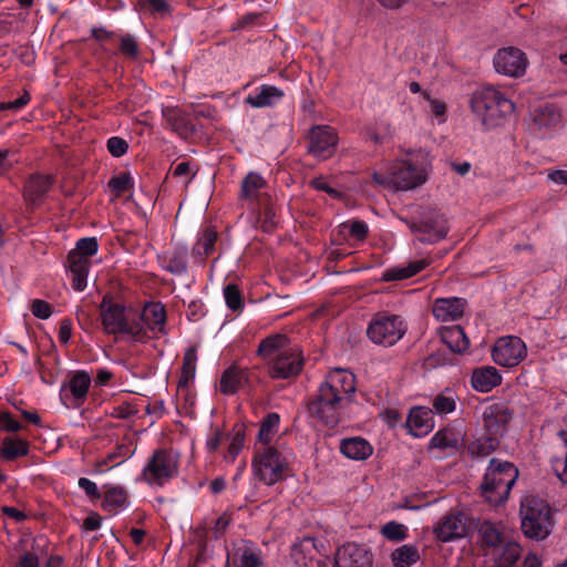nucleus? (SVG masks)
<instances>
[{
	"instance_id": "nucleus-18",
	"label": "nucleus",
	"mask_w": 567,
	"mask_h": 567,
	"mask_svg": "<svg viewBox=\"0 0 567 567\" xmlns=\"http://www.w3.org/2000/svg\"><path fill=\"white\" fill-rule=\"evenodd\" d=\"M509 419L511 413L504 403H491L483 408V425L491 435L501 434Z\"/></svg>"
},
{
	"instance_id": "nucleus-3",
	"label": "nucleus",
	"mask_w": 567,
	"mask_h": 567,
	"mask_svg": "<svg viewBox=\"0 0 567 567\" xmlns=\"http://www.w3.org/2000/svg\"><path fill=\"white\" fill-rule=\"evenodd\" d=\"M258 354L267 361L275 378L286 379L297 375L303 358L298 346L291 344L285 334H274L264 339Z\"/></svg>"
},
{
	"instance_id": "nucleus-13",
	"label": "nucleus",
	"mask_w": 567,
	"mask_h": 567,
	"mask_svg": "<svg viewBox=\"0 0 567 567\" xmlns=\"http://www.w3.org/2000/svg\"><path fill=\"white\" fill-rule=\"evenodd\" d=\"M470 522L467 517L457 511L444 515L434 526L433 533L441 542H453L467 535Z\"/></svg>"
},
{
	"instance_id": "nucleus-46",
	"label": "nucleus",
	"mask_w": 567,
	"mask_h": 567,
	"mask_svg": "<svg viewBox=\"0 0 567 567\" xmlns=\"http://www.w3.org/2000/svg\"><path fill=\"white\" fill-rule=\"evenodd\" d=\"M496 446V440L493 437H486L473 442L468 446V452L476 457H483L488 455Z\"/></svg>"
},
{
	"instance_id": "nucleus-31",
	"label": "nucleus",
	"mask_w": 567,
	"mask_h": 567,
	"mask_svg": "<svg viewBox=\"0 0 567 567\" xmlns=\"http://www.w3.org/2000/svg\"><path fill=\"white\" fill-rule=\"evenodd\" d=\"M51 186L50 177L35 176L25 185L24 196L30 204H35Z\"/></svg>"
},
{
	"instance_id": "nucleus-27",
	"label": "nucleus",
	"mask_w": 567,
	"mask_h": 567,
	"mask_svg": "<svg viewBox=\"0 0 567 567\" xmlns=\"http://www.w3.org/2000/svg\"><path fill=\"white\" fill-rule=\"evenodd\" d=\"M492 554L496 567H514L522 555V548L515 542H504Z\"/></svg>"
},
{
	"instance_id": "nucleus-2",
	"label": "nucleus",
	"mask_w": 567,
	"mask_h": 567,
	"mask_svg": "<svg viewBox=\"0 0 567 567\" xmlns=\"http://www.w3.org/2000/svg\"><path fill=\"white\" fill-rule=\"evenodd\" d=\"M427 154L417 151L405 156L386 161L373 173V179L380 186L392 190H411L423 185L430 174Z\"/></svg>"
},
{
	"instance_id": "nucleus-39",
	"label": "nucleus",
	"mask_w": 567,
	"mask_h": 567,
	"mask_svg": "<svg viewBox=\"0 0 567 567\" xmlns=\"http://www.w3.org/2000/svg\"><path fill=\"white\" fill-rule=\"evenodd\" d=\"M163 115L169 125L179 134L186 133V117L177 107L165 106L163 109Z\"/></svg>"
},
{
	"instance_id": "nucleus-6",
	"label": "nucleus",
	"mask_w": 567,
	"mask_h": 567,
	"mask_svg": "<svg viewBox=\"0 0 567 567\" xmlns=\"http://www.w3.org/2000/svg\"><path fill=\"white\" fill-rule=\"evenodd\" d=\"M472 112L486 127L499 126L504 118L514 112V103L494 87H482L474 92Z\"/></svg>"
},
{
	"instance_id": "nucleus-1",
	"label": "nucleus",
	"mask_w": 567,
	"mask_h": 567,
	"mask_svg": "<svg viewBox=\"0 0 567 567\" xmlns=\"http://www.w3.org/2000/svg\"><path fill=\"white\" fill-rule=\"evenodd\" d=\"M354 391V375L347 370L334 369L321 383L319 394L310 405V413L326 425L334 426L340 422L342 411Z\"/></svg>"
},
{
	"instance_id": "nucleus-45",
	"label": "nucleus",
	"mask_w": 567,
	"mask_h": 567,
	"mask_svg": "<svg viewBox=\"0 0 567 567\" xmlns=\"http://www.w3.org/2000/svg\"><path fill=\"white\" fill-rule=\"evenodd\" d=\"M265 185L264 178L256 174L250 173L243 181V195L246 198L256 197L259 189H261Z\"/></svg>"
},
{
	"instance_id": "nucleus-17",
	"label": "nucleus",
	"mask_w": 567,
	"mask_h": 567,
	"mask_svg": "<svg viewBox=\"0 0 567 567\" xmlns=\"http://www.w3.org/2000/svg\"><path fill=\"white\" fill-rule=\"evenodd\" d=\"M323 549L322 543L318 545L313 538L307 537L293 546L291 557L297 567H320L318 556Z\"/></svg>"
},
{
	"instance_id": "nucleus-25",
	"label": "nucleus",
	"mask_w": 567,
	"mask_h": 567,
	"mask_svg": "<svg viewBox=\"0 0 567 567\" xmlns=\"http://www.w3.org/2000/svg\"><path fill=\"white\" fill-rule=\"evenodd\" d=\"M340 452L352 461H364L373 453V446L365 439L353 436L340 442Z\"/></svg>"
},
{
	"instance_id": "nucleus-32",
	"label": "nucleus",
	"mask_w": 567,
	"mask_h": 567,
	"mask_svg": "<svg viewBox=\"0 0 567 567\" xmlns=\"http://www.w3.org/2000/svg\"><path fill=\"white\" fill-rule=\"evenodd\" d=\"M246 381L245 374L237 368L227 369L220 378V390L225 394L235 393Z\"/></svg>"
},
{
	"instance_id": "nucleus-8",
	"label": "nucleus",
	"mask_w": 567,
	"mask_h": 567,
	"mask_svg": "<svg viewBox=\"0 0 567 567\" xmlns=\"http://www.w3.org/2000/svg\"><path fill=\"white\" fill-rule=\"evenodd\" d=\"M178 472V455L172 451H157L143 468V478L152 486H162Z\"/></svg>"
},
{
	"instance_id": "nucleus-52",
	"label": "nucleus",
	"mask_w": 567,
	"mask_h": 567,
	"mask_svg": "<svg viewBox=\"0 0 567 567\" xmlns=\"http://www.w3.org/2000/svg\"><path fill=\"white\" fill-rule=\"evenodd\" d=\"M216 237L214 230L206 229L196 246L197 252L208 255L213 250Z\"/></svg>"
},
{
	"instance_id": "nucleus-59",
	"label": "nucleus",
	"mask_w": 567,
	"mask_h": 567,
	"mask_svg": "<svg viewBox=\"0 0 567 567\" xmlns=\"http://www.w3.org/2000/svg\"><path fill=\"white\" fill-rule=\"evenodd\" d=\"M311 185L316 189L327 192L329 195H331L333 197L339 196V192L336 188H333L332 186H330L328 181L326 178H323V177L315 178L311 182Z\"/></svg>"
},
{
	"instance_id": "nucleus-41",
	"label": "nucleus",
	"mask_w": 567,
	"mask_h": 567,
	"mask_svg": "<svg viewBox=\"0 0 567 567\" xmlns=\"http://www.w3.org/2000/svg\"><path fill=\"white\" fill-rule=\"evenodd\" d=\"M341 234H349L352 239L363 240L368 234V225L360 220H349L339 226Z\"/></svg>"
},
{
	"instance_id": "nucleus-53",
	"label": "nucleus",
	"mask_w": 567,
	"mask_h": 567,
	"mask_svg": "<svg viewBox=\"0 0 567 567\" xmlns=\"http://www.w3.org/2000/svg\"><path fill=\"white\" fill-rule=\"evenodd\" d=\"M224 296L227 306L231 310H238L241 308V296L239 290L234 285H228L224 289Z\"/></svg>"
},
{
	"instance_id": "nucleus-34",
	"label": "nucleus",
	"mask_w": 567,
	"mask_h": 567,
	"mask_svg": "<svg viewBox=\"0 0 567 567\" xmlns=\"http://www.w3.org/2000/svg\"><path fill=\"white\" fill-rule=\"evenodd\" d=\"M426 266L427 261L425 259L412 261L408 266L389 269L383 275V277L385 280H401L410 278L413 275L421 271L422 269H424Z\"/></svg>"
},
{
	"instance_id": "nucleus-51",
	"label": "nucleus",
	"mask_w": 567,
	"mask_h": 567,
	"mask_svg": "<svg viewBox=\"0 0 567 567\" xmlns=\"http://www.w3.org/2000/svg\"><path fill=\"white\" fill-rule=\"evenodd\" d=\"M99 244L96 238L86 237L82 238L76 243L75 248L73 249L76 252H80L84 256H89L90 258L97 252Z\"/></svg>"
},
{
	"instance_id": "nucleus-56",
	"label": "nucleus",
	"mask_w": 567,
	"mask_h": 567,
	"mask_svg": "<svg viewBox=\"0 0 567 567\" xmlns=\"http://www.w3.org/2000/svg\"><path fill=\"white\" fill-rule=\"evenodd\" d=\"M31 311L40 319H48L51 316V308L49 303L38 299L32 301Z\"/></svg>"
},
{
	"instance_id": "nucleus-35",
	"label": "nucleus",
	"mask_w": 567,
	"mask_h": 567,
	"mask_svg": "<svg viewBox=\"0 0 567 567\" xmlns=\"http://www.w3.org/2000/svg\"><path fill=\"white\" fill-rule=\"evenodd\" d=\"M478 533L482 543L489 547L492 551L504 543L502 530L491 522L482 523Z\"/></svg>"
},
{
	"instance_id": "nucleus-33",
	"label": "nucleus",
	"mask_w": 567,
	"mask_h": 567,
	"mask_svg": "<svg viewBox=\"0 0 567 567\" xmlns=\"http://www.w3.org/2000/svg\"><path fill=\"white\" fill-rule=\"evenodd\" d=\"M127 496L121 487H110L104 496L103 508L112 514H116L126 507Z\"/></svg>"
},
{
	"instance_id": "nucleus-47",
	"label": "nucleus",
	"mask_w": 567,
	"mask_h": 567,
	"mask_svg": "<svg viewBox=\"0 0 567 567\" xmlns=\"http://www.w3.org/2000/svg\"><path fill=\"white\" fill-rule=\"evenodd\" d=\"M381 533L390 540H403L406 537L408 528L403 524L389 522L382 526Z\"/></svg>"
},
{
	"instance_id": "nucleus-20",
	"label": "nucleus",
	"mask_w": 567,
	"mask_h": 567,
	"mask_svg": "<svg viewBox=\"0 0 567 567\" xmlns=\"http://www.w3.org/2000/svg\"><path fill=\"white\" fill-rule=\"evenodd\" d=\"M140 322L158 338L165 334L166 312L161 303H148L140 315Z\"/></svg>"
},
{
	"instance_id": "nucleus-22",
	"label": "nucleus",
	"mask_w": 567,
	"mask_h": 567,
	"mask_svg": "<svg viewBox=\"0 0 567 567\" xmlns=\"http://www.w3.org/2000/svg\"><path fill=\"white\" fill-rule=\"evenodd\" d=\"M465 309V301L461 298H439L433 303V316L440 321H454L460 319Z\"/></svg>"
},
{
	"instance_id": "nucleus-19",
	"label": "nucleus",
	"mask_w": 567,
	"mask_h": 567,
	"mask_svg": "<svg viewBox=\"0 0 567 567\" xmlns=\"http://www.w3.org/2000/svg\"><path fill=\"white\" fill-rule=\"evenodd\" d=\"M406 427L415 437L427 435L434 429L432 411L424 406L412 408L408 415Z\"/></svg>"
},
{
	"instance_id": "nucleus-15",
	"label": "nucleus",
	"mask_w": 567,
	"mask_h": 567,
	"mask_svg": "<svg viewBox=\"0 0 567 567\" xmlns=\"http://www.w3.org/2000/svg\"><path fill=\"white\" fill-rule=\"evenodd\" d=\"M561 114L553 105L542 106L532 115V128L543 137L561 128Z\"/></svg>"
},
{
	"instance_id": "nucleus-36",
	"label": "nucleus",
	"mask_w": 567,
	"mask_h": 567,
	"mask_svg": "<svg viewBox=\"0 0 567 567\" xmlns=\"http://www.w3.org/2000/svg\"><path fill=\"white\" fill-rule=\"evenodd\" d=\"M422 96L427 104L431 116L435 118L439 124L444 123L446 121V103L429 92H422Z\"/></svg>"
},
{
	"instance_id": "nucleus-61",
	"label": "nucleus",
	"mask_w": 567,
	"mask_h": 567,
	"mask_svg": "<svg viewBox=\"0 0 567 567\" xmlns=\"http://www.w3.org/2000/svg\"><path fill=\"white\" fill-rule=\"evenodd\" d=\"M223 434L219 429H215L208 436L206 445L209 451H216L220 444Z\"/></svg>"
},
{
	"instance_id": "nucleus-50",
	"label": "nucleus",
	"mask_w": 567,
	"mask_h": 567,
	"mask_svg": "<svg viewBox=\"0 0 567 567\" xmlns=\"http://www.w3.org/2000/svg\"><path fill=\"white\" fill-rule=\"evenodd\" d=\"M197 354L195 349H188L184 355L183 382L186 383L195 377Z\"/></svg>"
},
{
	"instance_id": "nucleus-44",
	"label": "nucleus",
	"mask_w": 567,
	"mask_h": 567,
	"mask_svg": "<svg viewBox=\"0 0 567 567\" xmlns=\"http://www.w3.org/2000/svg\"><path fill=\"white\" fill-rule=\"evenodd\" d=\"M551 466L558 478L567 483V440H565L557 455L553 457Z\"/></svg>"
},
{
	"instance_id": "nucleus-62",
	"label": "nucleus",
	"mask_w": 567,
	"mask_h": 567,
	"mask_svg": "<svg viewBox=\"0 0 567 567\" xmlns=\"http://www.w3.org/2000/svg\"><path fill=\"white\" fill-rule=\"evenodd\" d=\"M18 567H39V558L35 554L27 553L20 559Z\"/></svg>"
},
{
	"instance_id": "nucleus-4",
	"label": "nucleus",
	"mask_w": 567,
	"mask_h": 567,
	"mask_svg": "<svg viewBox=\"0 0 567 567\" xmlns=\"http://www.w3.org/2000/svg\"><path fill=\"white\" fill-rule=\"evenodd\" d=\"M101 319L106 333L121 337L127 341H140L144 337V327L140 322V313L110 298L101 303Z\"/></svg>"
},
{
	"instance_id": "nucleus-26",
	"label": "nucleus",
	"mask_w": 567,
	"mask_h": 567,
	"mask_svg": "<svg viewBox=\"0 0 567 567\" xmlns=\"http://www.w3.org/2000/svg\"><path fill=\"white\" fill-rule=\"evenodd\" d=\"M284 96V92L272 85H261L258 92L249 94L246 102L252 107H267L276 104Z\"/></svg>"
},
{
	"instance_id": "nucleus-37",
	"label": "nucleus",
	"mask_w": 567,
	"mask_h": 567,
	"mask_svg": "<svg viewBox=\"0 0 567 567\" xmlns=\"http://www.w3.org/2000/svg\"><path fill=\"white\" fill-rule=\"evenodd\" d=\"M414 231H416V228H413ZM419 231L422 233V236L420 239L424 243H434L445 237L447 233V228L444 224V221H437L436 226H432L429 223H423L420 228H417Z\"/></svg>"
},
{
	"instance_id": "nucleus-38",
	"label": "nucleus",
	"mask_w": 567,
	"mask_h": 567,
	"mask_svg": "<svg viewBox=\"0 0 567 567\" xmlns=\"http://www.w3.org/2000/svg\"><path fill=\"white\" fill-rule=\"evenodd\" d=\"M280 417L277 413L269 414L261 423L258 440L262 444L267 445L275 434L277 433L279 426Z\"/></svg>"
},
{
	"instance_id": "nucleus-7",
	"label": "nucleus",
	"mask_w": 567,
	"mask_h": 567,
	"mask_svg": "<svg viewBox=\"0 0 567 567\" xmlns=\"http://www.w3.org/2000/svg\"><path fill=\"white\" fill-rule=\"evenodd\" d=\"M517 476V470L509 462L492 460L481 485L482 495L492 505L504 503Z\"/></svg>"
},
{
	"instance_id": "nucleus-40",
	"label": "nucleus",
	"mask_w": 567,
	"mask_h": 567,
	"mask_svg": "<svg viewBox=\"0 0 567 567\" xmlns=\"http://www.w3.org/2000/svg\"><path fill=\"white\" fill-rule=\"evenodd\" d=\"M91 378L85 372H78L70 380V390L75 399H83L89 390Z\"/></svg>"
},
{
	"instance_id": "nucleus-11",
	"label": "nucleus",
	"mask_w": 567,
	"mask_h": 567,
	"mask_svg": "<svg viewBox=\"0 0 567 567\" xmlns=\"http://www.w3.org/2000/svg\"><path fill=\"white\" fill-rule=\"evenodd\" d=\"M528 64L526 53L515 47L501 48L493 56V68L495 72L511 79L524 76Z\"/></svg>"
},
{
	"instance_id": "nucleus-43",
	"label": "nucleus",
	"mask_w": 567,
	"mask_h": 567,
	"mask_svg": "<svg viewBox=\"0 0 567 567\" xmlns=\"http://www.w3.org/2000/svg\"><path fill=\"white\" fill-rule=\"evenodd\" d=\"M132 187L133 181L128 174H120L114 176L109 183V188L112 193V199H115L123 193L131 190Z\"/></svg>"
},
{
	"instance_id": "nucleus-42",
	"label": "nucleus",
	"mask_w": 567,
	"mask_h": 567,
	"mask_svg": "<svg viewBox=\"0 0 567 567\" xmlns=\"http://www.w3.org/2000/svg\"><path fill=\"white\" fill-rule=\"evenodd\" d=\"M28 453V445L23 440L7 439L3 441L2 455L7 460H12Z\"/></svg>"
},
{
	"instance_id": "nucleus-5",
	"label": "nucleus",
	"mask_w": 567,
	"mask_h": 567,
	"mask_svg": "<svg viewBox=\"0 0 567 567\" xmlns=\"http://www.w3.org/2000/svg\"><path fill=\"white\" fill-rule=\"evenodd\" d=\"M519 519L523 534L533 540L546 539L554 526L553 512L544 498L528 494L522 498Z\"/></svg>"
},
{
	"instance_id": "nucleus-55",
	"label": "nucleus",
	"mask_w": 567,
	"mask_h": 567,
	"mask_svg": "<svg viewBox=\"0 0 567 567\" xmlns=\"http://www.w3.org/2000/svg\"><path fill=\"white\" fill-rule=\"evenodd\" d=\"M127 147L128 145L123 138L111 137L107 141V150L115 157L124 155L127 151Z\"/></svg>"
},
{
	"instance_id": "nucleus-57",
	"label": "nucleus",
	"mask_w": 567,
	"mask_h": 567,
	"mask_svg": "<svg viewBox=\"0 0 567 567\" xmlns=\"http://www.w3.org/2000/svg\"><path fill=\"white\" fill-rule=\"evenodd\" d=\"M121 51L123 54H125L127 56L135 58L138 52L136 41L130 35L122 37L121 38Z\"/></svg>"
},
{
	"instance_id": "nucleus-49",
	"label": "nucleus",
	"mask_w": 567,
	"mask_h": 567,
	"mask_svg": "<svg viewBox=\"0 0 567 567\" xmlns=\"http://www.w3.org/2000/svg\"><path fill=\"white\" fill-rule=\"evenodd\" d=\"M228 447L226 461H233L240 452L244 444V433L241 430H236L228 436Z\"/></svg>"
},
{
	"instance_id": "nucleus-64",
	"label": "nucleus",
	"mask_w": 567,
	"mask_h": 567,
	"mask_svg": "<svg viewBox=\"0 0 567 567\" xmlns=\"http://www.w3.org/2000/svg\"><path fill=\"white\" fill-rule=\"evenodd\" d=\"M548 178L557 185L567 186V171H555L548 174Z\"/></svg>"
},
{
	"instance_id": "nucleus-63",
	"label": "nucleus",
	"mask_w": 567,
	"mask_h": 567,
	"mask_svg": "<svg viewBox=\"0 0 567 567\" xmlns=\"http://www.w3.org/2000/svg\"><path fill=\"white\" fill-rule=\"evenodd\" d=\"M147 3L154 12L164 14L169 11V6L166 0H147Z\"/></svg>"
},
{
	"instance_id": "nucleus-29",
	"label": "nucleus",
	"mask_w": 567,
	"mask_h": 567,
	"mask_svg": "<svg viewBox=\"0 0 567 567\" xmlns=\"http://www.w3.org/2000/svg\"><path fill=\"white\" fill-rule=\"evenodd\" d=\"M420 551L416 546L402 545L391 553L393 567H411L420 559Z\"/></svg>"
},
{
	"instance_id": "nucleus-14",
	"label": "nucleus",
	"mask_w": 567,
	"mask_h": 567,
	"mask_svg": "<svg viewBox=\"0 0 567 567\" xmlns=\"http://www.w3.org/2000/svg\"><path fill=\"white\" fill-rule=\"evenodd\" d=\"M338 144L337 133L329 126H317L310 131L309 152L319 159L330 158Z\"/></svg>"
},
{
	"instance_id": "nucleus-10",
	"label": "nucleus",
	"mask_w": 567,
	"mask_h": 567,
	"mask_svg": "<svg viewBox=\"0 0 567 567\" xmlns=\"http://www.w3.org/2000/svg\"><path fill=\"white\" fill-rule=\"evenodd\" d=\"M252 467L255 476L259 481L272 485L282 478L287 462L276 450L266 446L258 452Z\"/></svg>"
},
{
	"instance_id": "nucleus-28",
	"label": "nucleus",
	"mask_w": 567,
	"mask_h": 567,
	"mask_svg": "<svg viewBox=\"0 0 567 567\" xmlns=\"http://www.w3.org/2000/svg\"><path fill=\"white\" fill-rule=\"evenodd\" d=\"M440 336L453 352H463L470 346V341L460 326L443 328L440 330Z\"/></svg>"
},
{
	"instance_id": "nucleus-9",
	"label": "nucleus",
	"mask_w": 567,
	"mask_h": 567,
	"mask_svg": "<svg viewBox=\"0 0 567 567\" xmlns=\"http://www.w3.org/2000/svg\"><path fill=\"white\" fill-rule=\"evenodd\" d=\"M406 324L398 316H378L369 324L367 333L379 346L395 344L405 333Z\"/></svg>"
},
{
	"instance_id": "nucleus-30",
	"label": "nucleus",
	"mask_w": 567,
	"mask_h": 567,
	"mask_svg": "<svg viewBox=\"0 0 567 567\" xmlns=\"http://www.w3.org/2000/svg\"><path fill=\"white\" fill-rule=\"evenodd\" d=\"M230 557L237 567H259L261 563L256 549L246 544L237 546Z\"/></svg>"
},
{
	"instance_id": "nucleus-58",
	"label": "nucleus",
	"mask_w": 567,
	"mask_h": 567,
	"mask_svg": "<svg viewBox=\"0 0 567 567\" xmlns=\"http://www.w3.org/2000/svg\"><path fill=\"white\" fill-rule=\"evenodd\" d=\"M30 100V95L28 92H24L22 96L19 99L12 101V102H1L0 103V111L4 110H12L18 111L22 109Z\"/></svg>"
},
{
	"instance_id": "nucleus-16",
	"label": "nucleus",
	"mask_w": 567,
	"mask_h": 567,
	"mask_svg": "<svg viewBox=\"0 0 567 567\" xmlns=\"http://www.w3.org/2000/svg\"><path fill=\"white\" fill-rule=\"evenodd\" d=\"M334 565L336 567H371L372 555L362 546L344 544L336 554Z\"/></svg>"
},
{
	"instance_id": "nucleus-54",
	"label": "nucleus",
	"mask_w": 567,
	"mask_h": 567,
	"mask_svg": "<svg viewBox=\"0 0 567 567\" xmlns=\"http://www.w3.org/2000/svg\"><path fill=\"white\" fill-rule=\"evenodd\" d=\"M0 430L17 432L21 430V424L16 421L9 412L0 411Z\"/></svg>"
},
{
	"instance_id": "nucleus-24",
	"label": "nucleus",
	"mask_w": 567,
	"mask_h": 567,
	"mask_svg": "<svg viewBox=\"0 0 567 567\" xmlns=\"http://www.w3.org/2000/svg\"><path fill=\"white\" fill-rule=\"evenodd\" d=\"M502 382V375L495 367L485 365L473 370L471 377L472 386L482 393L489 392Z\"/></svg>"
},
{
	"instance_id": "nucleus-21",
	"label": "nucleus",
	"mask_w": 567,
	"mask_h": 567,
	"mask_svg": "<svg viewBox=\"0 0 567 567\" xmlns=\"http://www.w3.org/2000/svg\"><path fill=\"white\" fill-rule=\"evenodd\" d=\"M90 257L71 250L68 257V269L72 276L73 288L82 291L86 287L90 268Z\"/></svg>"
},
{
	"instance_id": "nucleus-60",
	"label": "nucleus",
	"mask_w": 567,
	"mask_h": 567,
	"mask_svg": "<svg viewBox=\"0 0 567 567\" xmlns=\"http://www.w3.org/2000/svg\"><path fill=\"white\" fill-rule=\"evenodd\" d=\"M79 486L89 495L92 497H99L100 493L97 489V486L94 482L90 481L89 478L81 477L79 480Z\"/></svg>"
},
{
	"instance_id": "nucleus-48",
	"label": "nucleus",
	"mask_w": 567,
	"mask_h": 567,
	"mask_svg": "<svg viewBox=\"0 0 567 567\" xmlns=\"http://www.w3.org/2000/svg\"><path fill=\"white\" fill-rule=\"evenodd\" d=\"M433 408L437 414L452 413L456 408L455 396L452 394H440L434 399Z\"/></svg>"
},
{
	"instance_id": "nucleus-23",
	"label": "nucleus",
	"mask_w": 567,
	"mask_h": 567,
	"mask_svg": "<svg viewBox=\"0 0 567 567\" xmlns=\"http://www.w3.org/2000/svg\"><path fill=\"white\" fill-rule=\"evenodd\" d=\"M465 440V430L458 425H451L437 431L431 439V446L436 449H457Z\"/></svg>"
},
{
	"instance_id": "nucleus-12",
	"label": "nucleus",
	"mask_w": 567,
	"mask_h": 567,
	"mask_svg": "<svg viewBox=\"0 0 567 567\" xmlns=\"http://www.w3.org/2000/svg\"><path fill=\"white\" fill-rule=\"evenodd\" d=\"M526 355L527 346L520 338L514 336L499 338L492 349L493 361L505 368L518 365Z\"/></svg>"
}]
</instances>
